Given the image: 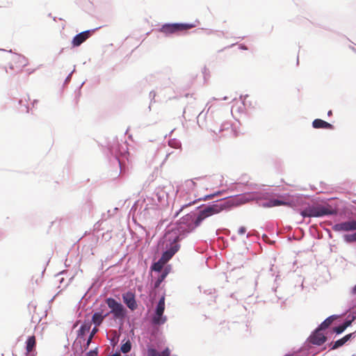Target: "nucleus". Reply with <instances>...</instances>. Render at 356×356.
Returning a JSON list of instances; mask_svg holds the SVG:
<instances>
[{"label":"nucleus","mask_w":356,"mask_h":356,"mask_svg":"<svg viewBox=\"0 0 356 356\" xmlns=\"http://www.w3.org/2000/svg\"><path fill=\"white\" fill-rule=\"evenodd\" d=\"M236 204H237L234 200H227L222 202L216 203L206 207L204 209L200 211L198 216L194 222L195 226H199L202 221L205 218H209L213 215L218 214L224 210L229 209Z\"/></svg>","instance_id":"nucleus-1"},{"label":"nucleus","mask_w":356,"mask_h":356,"mask_svg":"<svg viewBox=\"0 0 356 356\" xmlns=\"http://www.w3.org/2000/svg\"><path fill=\"white\" fill-rule=\"evenodd\" d=\"M165 238L170 242L172 241L170 248L165 251L160 258L161 261L166 264L179 249V245L178 244L179 236L175 232H168L165 235Z\"/></svg>","instance_id":"nucleus-2"},{"label":"nucleus","mask_w":356,"mask_h":356,"mask_svg":"<svg viewBox=\"0 0 356 356\" xmlns=\"http://www.w3.org/2000/svg\"><path fill=\"white\" fill-rule=\"evenodd\" d=\"M165 238L170 242L172 241L170 248L165 251L160 258L161 261L166 264L179 249V245L178 244L179 236L175 232H168L165 235Z\"/></svg>","instance_id":"nucleus-3"},{"label":"nucleus","mask_w":356,"mask_h":356,"mask_svg":"<svg viewBox=\"0 0 356 356\" xmlns=\"http://www.w3.org/2000/svg\"><path fill=\"white\" fill-rule=\"evenodd\" d=\"M303 217H321L335 214L336 211L329 207L323 206L311 207L301 211Z\"/></svg>","instance_id":"nucleus-4"},{"label":"nucleus","mask_w":356,"mask_h":356,"mask_svg":"<svg viewBox=\"0 0 356 356\" xmlns=\"http://www.w3.org/2000/svg\"><path fill=\"white\" fill-rule=\"evenodd\" d=\"M195 27L193 24L187 23H175V24H165L161 26L159 31L165 35H172L180 32L186 31L188 29Z\"/></svg>","instance_id":"nucleus-5"},{"label":"nucleus","mask_w":356,"mask_h":356,"mask_svg":"<svg viewBox=\"0 0 356 356\" xmlns=\"http://www.w3.org/2000/svg\"><path fill=\"white\" fill-rule=\"evenodd\" d=\"M106 302L111 309V313L113 314L115 318H123L124 317L125 309L121 303L112 298H107Z\"/></svg>","instance_id":"nucleus-6"},{"label":"nucleus","mask_w":356,"mask_h":356,"mask_svg":"<svg viewBox=\"0 0 356 356\" xmlns=\"http://www.w3.org/2000/svg\"><path fill=\"white\" fill-rule=\"evenodd\" d=\"M165 310V296H163L156 306L155 314L152 318V323L154 325H161L167 321L166 316H163Z\"/></svg>","instance_id":"nucleus-7"},{"label":"nucleus","mask_w":356,"mask_h":356,"mask_svg":"<svg viewBox=\"0 0 356 356\" xmlns=\"http://www.w3.org/2000/svg\"><path fill=\"white\" fill-rule=\"evenodd\" d=\"M28 63L26 58L21 54H13L10 56L8 62L9 67L12 70L20 71Z\"/></svg>","instance_id":"nucleus-8"},{"label":"nucleus","mask_w":356,"mask_h":356,"mask_svg":"<svg viewBox=\"0 0 356 356\" xmlns=\"http://www.w3.org/2000/svg\"><path fill=\"white\" fill-rule=\"evenodd\" d=\"M332 229L335 232H350L356 230V220H350L336 224Z\"/></svg>","instance_id":"nucleus-9"},{"label":"nucleus","mask_w":356,"mask_h":356,"mask_svg":"<svg viewBox=\"0 0 356 356\" xmlns=\"http://www.w3.org/2000/svg\"><path fill=\"white\" fill-rule=\"evenodd\" d=\"M318 327L309 337V342L314 345L321 346L326 341V337Z\"/></svg>","instance_id":"nucleus-10"},{"label":"nucleus","mask_w":356,"mask_h":356,"mask_svg":"<svg viewBox=\"0 0 356 356\" xmlns=\"http://www.w3.org/2000/svg\"><path fill=\"white\" fill-rule=\"evenodd\" d=\"M278 206L292 207V204L290 202L286 201L284 197H280V199H271L263 204L264 207H274Z\"/></svg>","instance_id":"nucleus-11"},{"label":"nucleus","mask_w":356,"mask_h":356,"mask_svg":"<svg viewBox=\"0 0 356 356\" xmlns=\"http://www.w3.org/2000/svg\"><path fill=\"white\" fill-rule=\"evenodd\" d=\"M122 299L124 302L131 310H134L137 308V303L134 293L128 291L122 294Z\"/></svg>","instance_id":"nucleus-12"},{"label":"nucleus","mask_w":356,"mask_h":356,"mask_svg":"<svg viewBox=\"0 0 356 356\" xmlns=\"http://www.w3.org/2000/svg\"><path fill=\"white\" fill-rule=\"evenodd\" d=\"M90 36V31H86L81 32L76 35L74 36L72 41V44L73 47H79L83 42H84L87 39H88Z\"/></svg>","instance_id":"nucleus-13"},{"label":"nucleus","mask_w":356,"mask_h":356,"mask_svg":"<svg viewBox=\"0 0 356 356\" xmlns=\"http://www.w3.org/2000/svg\"><path fill=\"white\" fill-rule=\"evenodd\" d=\"M312 126L315 129H333V126L331 124L321 119L314 120L312 122Z\"/></svg>","instance_id":"nucleus-14"},{"label":"nucleus","mask_w":356,"mask_h":356,"mask_svg":"<svg viewBox=\"0 0 356 356\" xmlns=\"http://www.w3.org/2000/svg\"><path fill=\"white\" fill-rule=\"evenodd\" d=\"M353 335V333H350V334H346V336H344L341 339L336 341L334 343H331V345H332L331 349L332 350H334V349H337V348L342 346L348 340H350L352 338Z\"/></svg>","instance_id":"nucleus-15"},{"label":"nucleus","mask_w":356,"mask_h":356,"mask_svg":"<svg viewBox=\"0 0 356 356\" xmlns=\"http://www.w3.org/2000/svg\"><path fill=\"white\" fill-rule=\"evenodd\" d=\"M109 313H106L103 314L102 312H95L92 317V322L96 325V326H99L102 324L104 319L108 316Z\"/></svg>","instance_id":"nucleus-16"},{"label":"nucleus","mask_w":356,"mask_h":356,"mask_svg":"<svg viewBox=\"0 0 356 356\" xmlns=\"http://www.w3.org/2000/svg\"><path fill=\"white\" fill-rule=\"evenodd\" d=\"M90 322H84L78 330V337L83 338L90 331Z\"/></svg>","instance_id":"nucleus-17"},{"label":"nucleus","mask_w":356,"mask_h":356,"mask_svg":"<svg viewBox=\"0 0 356 356\" xmlns=\"http://www.w3.org/2000/svg\"><path fill=\"white\" fill-rule=\"evenodd\" d=\"M337 318V316L332 315L327 318L323 322L321 323V324L319 325L318 328L319 330H325L327 328L332 322Z\"/></svg>","instance_id":"nucleus-18"},{"label":"nucleus","mask_w":356,"mask_h":356,"mask_svg":"<svg viewBox=\"0 0 356 356\" xmlns=\"http://www.w3.org/2000/svg\"><path fill=\"white\" fill-rule=\"evenodd\" d=\"M36 344L35 337V336H31L28 338L26 341V350L27 353H31L33 348H35Z\"/></svg>","instance_id":"nucleus-19"},{"label":"nucleus","mask_w":356,"mask_h":356,"mask_svg":"<svg viewBox=\"0 0 356 356\" xmlns=\"http://www.w3.org/2000/svg\"><path fill=\"white\" fill-rule=\"evenodd\" d=\"M168 270L165 268L163 273H161V275L159 277V278L157 279V280L154 283V288L156 289L158 287H159L160 284H161V282L165 279L166 276L168 275Z\"/></svg>","instance_id":"nucleus-20"},{"label":"nucleus","mask_w":356,"mask_h":356,"mask_svg":"<svg viewBox=\"0 0 356 356\" xmlns=\"http://www.w3.org/2000/svg\"><path fill=\"white\" fill-rule=\"evenodd\" d=\"M165 264L161 261L160 259L159 260L154 263L152 266V269L154 271H161L163 267V266L165 265Z\"/></svg>","instance_id":"nucleus-21"},{"label":"nucleus","mask_w":356,"mask_h":356,"mask_svg":"<svg viewBox=\"0 0 356 356\" xmlns=\"http://www.w3.org/2000/svg\"><path fill=\"white\" fill-rule=\"evenodd\" d=\"M131 345L129 341H127L121 346V351L123 353H127L131 350Z\"/></svg>","instance_id":"nucleus-22"},{"label":"nucleus","mask_w":356,"mask_h":356,"mask_svg":"<svg viewBox=\"0 0 356 356\" xmlns=\"http://www.w3.org/2000/svg\"><path fill=\"white\" fill-rule=\"evenodd\" d=\"M344 239L348 243L356 241V232L352 234H346L344 236Z\"/></svg>","instance_id":"nucleus-23"},{"label":"nucleus","mask_w":356,"mask_h":356,"mask_svg":"<svg viewBox=\"0 0 356 356\" xmlns=\"http://www.w3.org/2000/svg\"><path fill=\"white\" fill-rule=\"evenodd\" d=\"M346 329L344 328V327L343 326V325H341L338 327H335L333 328V331L334 332L337 333V334H341Z\"/></svg>","instance_id":"nucleus-24"},{"label":"nucleus","mask_w":356,"mask_h":356,"mask_svg":"<svg viewBox=\"0 0 356 356\" xmlns=\"http://www.w3.org/2000/svg\"><path fill=\"white\" fill-rule=\"evenodd\" d=\"M148 356H162L159 352H157L155 349L151 348L148 350Z\"/></svg>","instance_id":"nucleus-25"},{"label":"nucleus","mask_w":356,"mask_h":356,"mask_svg":"<svg viewBox=\"0 0 356 356\" xmlns=\"http://www.w3.org/2000/svg\"><path fill=\"white\" fill-rule=\"evenodd\" d=\"M220 194H221V192L218 191V192L215 193L213 194L206 195L202 200H204V201L207 200H211V199L213 198L214 197H216V196H217V195H218Z\"/></svg>","instance_id":"nucleus-26"},{"label":"nucleus","mask_w":356,"mask_h":356,"mask_svg":"<svg viewBox=\"0 0 356 356\" xmlns=\"http://www.w3.org/2000/svg\"><path fill=\"white\" fill-rule=\"evenodd\" d=\"M162 356H170V351L168 348H166L165 350L162 351L161 353H160Z\"/></svg>","instance_id":"nucleus-27"},{"label":"nucleus","mask_w":356,"mask_h":356,"mask_svg":"<svg viewBox=\"0 0 356 356\" xmlns=\"http://www.w3.org/2000/svg\"><path fill=\"white\" fill-rule=\"evenodd\" d=\"M164 192L163 191H161L157 193V196L159 202H162V198H163V194Z\"/></svg>","instance_id":"nucleus-28"},{"label":"nucleus","mask_w":356,"mask_h":356,"mask_svg":"<svg viewBox=\"0 0 356 356\" xmlns=\"http://www.w3.org/2000/svg\"><path fill=\"white\" fill-rule=\"evenodd\" d=\"M246 232V228L245 227H241L238 230V234L240 235H243Z\"/></svg>","instance_id":"nucleus-29"},{"label":"nucleus","mask_w":356,"mask_h":356,"mask_svg":"<svg viewBox=\"0 0 356 356\" xmlns=\"http://www.w3.org/2000/svg\"><path fill=\"white\" fill-rule=\"evenodd\" d=\"M87 356H97V351L91 350L87 353Z\"/></svg>","instance_id":"nucleus-30"},{"label":"nucleus","mask_w":356,"mask_h":356,"mask_svg":"<svg viewBox=\"0 0 356 356\" xmlns=\"http://www.w3.org/2000/svg\"><path fill=\"white\" fill-rule=\"evenodd\" d=\"M98 332V329L97 327H95L90 332V337H94V335Z\"/></svg>","instance_id":"nucleus-31"},{"label":"nucleus","mask_w":356,"mask_h":356,"mask_svg":"<svg viewBox=\"0 0 356 356\" xmlns=\"http://www.w3.org/2000/svg\"><path fill=\"white\" fill-rule=\"evenodd\" d=\"M351 323H352L351 321H346L342 325L344 327V328L346 329L348 326L350 325Z\"/></svg>","instance_id":"nucleus-32"},{"label":"nucleus","mask_w":356,"mask_h":356,"mask_svg":"<svg viewBox=\"0 0 356 356\" xmlns=\"http://www.w3.org/2000/svg\"><path fill=\"white\" fill-rule=\"evenodd\" d=\"M92 337H88V340H87V343H86V348H88L89 345L90 344L91 341H92Z\"/></svg>","instance_id":"nucleus-33"},{"label":"nucleus","mask_w":356,"mask_h":356,"mask_svg":"<svg viewBox=\"0 0 356 356\" xmlns=\"http://www.w3.org/2000/svg\"><path fill=\"white\" fill-rule=\"evenodd\" d=\"M183 220H192V216L187 215L185 216V218Z\"/></svg>","instance_id":"nucleus-34"},{"label":"nucleus","mask_w":356,"mask_h":356,"mask_svg":"<svg viewBox=\"0 0 356 356\" xmlns=\"http://www.w3.org/2000/svg\"><path fill=\"white\" fill-rule=\"evenodd\" d=\"M353 293H356V285L354 286V288L353 289Z\"/></svg>","instance_id":"nucleus-35"},{"label":"nucleus","mask_w":356,"mask_h":356,"mask_svg":"<svg viewBox=\"0 0 356 356\" xmlns=\"http://www.w3.org/2000/svg\"><path fill=\"white\" fill-rule=\"evenodd\" d=\"M332 114V111H329L328 113H327V115H331Z\"/></svg>","instance_id":"nucleus-36"},{"label":"nucleus","mask_w":356,"mask_h":356,"mask_svg":"<svg viewBox=\"0 0 356 356\" xmlns=\"http://www.w3.org/2000/svg\"><path fill=\"white\" fill-rule=\"evenodd\" d=\"M241 48L243 49H246V47H241Z\"/></svg>","instance_id":"nucleus-37"}]
</instances>
